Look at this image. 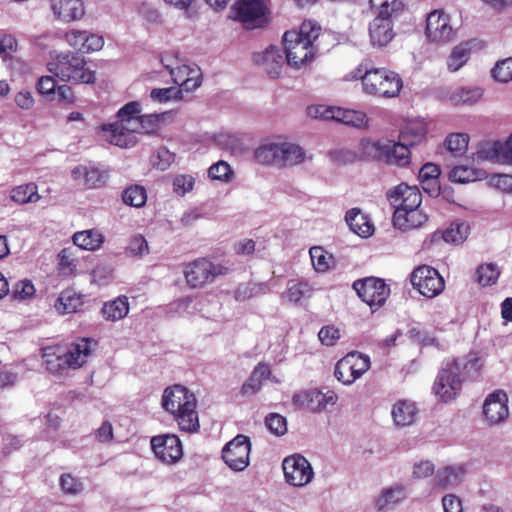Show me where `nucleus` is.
Here are the masks:
<instances>
[{
    "label": "nucleus",
    "mask_w": 512,
    "mask_h": 512,
    "mask_svg": "<svg viewBox=\"0 0 512 512\" xmlns=\"http://www.w3.org/2000/svg\"><path fill=\"white\" fill-rule=\"evenodd\" d=\"M140 112L139 102L132 101L125 104L118 111L116 122L102 126L105 140L120 148H130L137 143L136 133L156 132L159 127V115H140Z\"/></svg>",
    "instance_id": "1"
},
{
    "label": "nucleus",
    "mask_w": 512,
    "mask_h": 512,
    "mask_svg": "<svg viewBox=\"0 0 512 512\" xmlns=\"http://www.w3.org/2000/svg\"><path fill=\"white\" fill-rule=\"evenodd\" d=\"M416 138V140H410L409 131L401 132L398 141L387 138L378 140L365 139L361 142V148L363 154L373 160L387 165L406 167L411 159L410 148L424 141V132L419 131Z\"/></svg>",
    "instance_id": "2"
},
{
    "label": "nucleus",
    "mask_w": 512,
    "mask_h": 512,
    "mask_svg": "<svg viewBox=\"0 0 512 512\" xmlns=\"http://www.w3.org/2000/svg\"><path fill=\"white\" fill-rule=\"evenodd\" d=\"M480 367L476 357L447 361L434 382L435 395L444 402L454 400L460 394L465 379L477 375Z\"/></svg>",
    "instance_id": "3"
},
{
    "label": "nucleus",
    "mask_w": 512,
    "mask_h": 512,
    "mask_svg": "<svg viewBox=\"0 0 512 512\" xmlns=\"http://www.w3.org/2000/svg\"><path fill=\"white\" fill-rule=\"evenodd\" d=\"M196 406L195 395L182 385L168 387L163 393L162 407L174 415V419L182 431L192 433L199 429Z\"/></svg>",
    "instance_id": "4"
},
{
    "label": "nucleus",
    "mask_w": 512,
    "mask_h": 512,
    "mask_svg": "<svg viewBox=\"0 0 512 512\" xmlns=\"http://www.w3.org/2000/svg\"><path fill=\"white\" fill-rule=\"evenodd\" d=\"M320 27L311 21L303 22L298 31L284 33L286 61L289 66L301 68L314 58V41L319 37Z\"/></svg>",
    "instance_id": "5"
},
{
    "label": "nucleus",
    "mask_w": 512,
    "mask_h": 512,
    "mask_svg": "<svg viewBox=\"0 0 512 512\" xmlns=\"http://www.w3.org/2000/svg\"><path fill=\"white\" fill-rule=\"evenodd\" d=\"M48 71L65 82L94 83L95 73L86 67L84 57L78 53H61L47 65Z\"/></svg>",
    "instance_id": "6"
},
{
    "label": "nucleus",
    "mask_w": 512,
    "mask_h": 512,
    "mask_svg": "<svg viewBox=\"0 0 512 512\" xmlns=\"http://www.w3.org/2000/svg\"><path fill=\"white\" fill-rule=\"evenodd\" d=\"M357 69L354 78H361L366 93L381 97H395L399 94L403 82L401 77L393 72L383 68L365 70Z\"/></svg>",
    "instance_id": "7"
},
{
    "label": "nucleus",
    "mask_w": 512,
    "mask_h": 512,
    "mask_svg": "<svg viewBox=\"0 0 512 512\" xmlns=\"http://www.w3.org/2000/svg\"><path fill=\"white\" fill-rule=\"evenodd\" d=\"M96 342L89 338H81L68 346L67 351L55 359H46V368L51 372H60L66 367L77 369L83 366L92 352L91 345Z\"/></svg>",
    "instance_id": "8"
},
{
    "label": "nucleus",
    "mask_w": 512,
    "mask_h": 512,
    "mask_svg": "<svg viewBox=\"0 0 512 512\" xmlns=\"http://www.w3.org/2000/svg\"><path fill=\"white\" fill-rule=\"evenodd\" d=\"M228 267L212 263L206 259H198L185 266L184 275L191 288H199L213 282L216 277L226 275Z\"/></svg>",
    "instance_id": "9"
},
{
    "label": "nucleus",
    "mask_w": 512,
    "mask_h": 512,
    "mask_svg": "<svg viewBox=\"0 0 512 512\" xmlns=\"http://www.w3.org/2000/svg\"><path fill=\"white\" fill-rule=\"evenodd\" d=\"M353 289L372 310L383 306L390 294V288L384 280L376 277L356 280Z\"/></svg>",
    "instance_id": "10"
},
{
    "label": "nucleus",
    "mask_w": 512,
    "mask_h": 512,
    "mask_svg": "<svg viewBox=\"0 0 512 512\" xmlns=\"http://www.w3.org/2000/svg\"><path fill=\"white\" fill-rule=\"evenodd\" d=\"M411 283L424 297L434 298L445 287V282L439 272L433 267L423 265L416 268L411 274Z\"/></svg>",
    "instance_id": "11"
},
{
    "label": "nucleus",
    "mask_w": 512,
    "mask_h": 512,
    "mask_svg": "<svg viewBox=\"0 0 512 512\" xmlns=\"http://www.w3.org/2000/svg\"><path fill=\"white\" fill-rule=\"evenodd\" d=\"M282 468L285 481L295 487H304L309 484L314 471L310 462L300 454H294L283 460Z\"/></svg>",
    "instance_id": "12"
},
{
    "label": "nucleus",
    "mask_w": 512,
    "mask_h": 512,
    "mask_svg": "<svg viewBox=\"0 0 512 512\" xmlns=\"http://www.w3.org/2000/svg\"><path fill=\"white\" fill-rule=\"evenodd\" d=\"M235 19L247 29L262 27L266 23V7L261 0H236L232 6Z\"/></svg>",
    "instance_id": "13"
},
{
    "label": "nucleus",
    "mask_w": 512,
    "mask_h": 512,
    "mask_svg": "<svg viewBox=\"0 0 512 512\" xmlns=\"http://www.w3.org/2000/svg\"><path fill=\"white\" fill-rule=\"evenodd\" d=\"M251 444L245 435H237L222 450L224 462L234 471H243L249 465Z\"/></svg>",
    "instance_id": "14"
},
{
    "label": "nucleus",
    "mask_w": 512,
    "mask_h": 512,
    "mask_svg": "<svg viewBox=\"0 0 512 512\" xmlns=\"http://www.w3.org/2000/svg\"><path fill=\"white\" fill-rule=\"evenodd\" d=\"M454 29L450 25V18L440 11H433L427 17L426 35L431 42L447 43L454 37Z\"/></svg>",
    "instance_id": "15"
},
{
    "label": "nucleus",
    "mask_w": 512,
    "mask_h": 512,
    "mask_svg": "<svg viewBox=\"0 0 512 512\" xmlns=\"http://www.w3.org/2000/svg\"><path fill=\"white\" fill-rule=\"evenodd\" d=\"M392 15L390 12H379L369 24V38L373 47L382 48L394 38Z\"/></svg>",
    "instance_id": "16"
},
{
    "label": "nucleus",
    "mask_w": 512,
    "mask_h": 512,
    "mask_svg": "<svg viewBox=\"0 0 512 512\" xmlns=\"http://www.w3.org/2000/svg\"><path fill=\"white\" fill-rule=\"evenodd\" d=\"M156 457L164 463H175L182 457V444L176 435H158L151 439Z\"/></svg>",
    "instance_id": "17"
},
{
    "label": "nucleus",
    "mask_w": 512,
    "mask_h": 512,
    "mask_svg": "<svg viewBox=\"0 0 512 512\" xmlns=\"http://www.w3.org/2000/svg\"><path fill=\"white\" fill-rule=\"evenodd\" d=\"M387 198L395 210L399 208H419L422 202V194L417 186H409L400 183L387 191Z\"/></svg>",
    "instance_id": "18"
},
{
    "label": "nucleus",
    "mask_w": 512,
    "mask_h": 512,
    "mask_svg": "<svg viewBox=\"0 0 512 512\" xmlns=\"http://www.w3.org/2000/svg\"><path fill=\"white\" fill-rule=\"evenodd\" d=\"M508 396L502 390H497L485 399L483 414L490 425L503 422L509 415Z\"/></svg>",
    "instance_id": "19"
},
{
    "label": "nucleus",
    "mask_w": 512,
    "mask_h": 512,
    "mask_svg": "<svg viewBox=\"0 0 512 512\" xmlns=\"http://www.w3.org/2000/svg\"><path fill=\"white\" fill-rule=\"evenodd\" d=\"M316 113H320V116L324 119H334L346 125H350L356 128L366 127L368 118L362 111L349 110V109H333L324 108L320 106L316 108Z\"/></svg>",
    "instance_id": "20"
},
{
    "label": "nucleus",
    "mask_w": 512,
    "mask_h": 512,
    "mask_svg": "<svg viewBox=\"0 0 512 512\" xmlns=\"http://www.w3.org/2000/svg\"><path fill=\"white\" fill-rule=\"evenodd\" d=\"M51 9L57 19L67 23L79 20L85 14L82 0H51Z\"/></svg>",
    "instance_id": "21"
},
{
    "label": "nucleus",
    "mask_w": 512,
    "mask_h": 512,
    "mask_svg": "<svg viewBox=\"0 0 512 512\" xmlns=\"http://www.w3.org/2000/svg\"><path fill=\"white\" fill-rule=\"evenodd\" d=\"M254 62L262 66L271 78H277L284 64V58L279 48L268 47L264 52L256 53L253 56Z\"/></svg>",
    "instance_id": "22"
},
{
    "label": "nucleus",
    "mask_w": 512,
    "mask_h": 512,
    "mask_svg": "<svg viewBox=\"0 0 512 512\" xmlns=\"http://www.w3.org/2000/svg\"><path fill=\"white\" fill-rule=\"evenodd\" d=\"M427 221V216L419 208H399L394 211L393 224L402 230L420 227Z\"/></svg>",
    "instance_id": "23"
},
{
    "label": "nucleus",
    "mask_w": 512,
    "mask_h": 512,
    "mask_svg": "<svg viewBox=\"0 0 512 512\" xmlns=\"http://www.w3.org/2000/svg\"><path fill=\"white\" fill-rule=\"evenodd\" d=\"M407 497V489L402 484H395L382 492L375 499V506L379 511L388 510L402 502Z\"/></svg>",
    "instance_id": "24"
},
{
    "label": "nucleus",
    "mask_w": 512,
    "mask_h": 512,
    "mask_svg": "<svg viewBox=\"0 0 512 512\" xmlns=\"http://www.w3.org/2000/svg\"><path fill=\"white\" fill-rule=\"evenodd\" d=\"M418 409L414 402L399 400L392 409V416L397 426H409L416 420Z\"/></svg>",
    "instance_id": "25"
},
{
    "label": "nucleus",
    "mask_w": 512,
    "mask_h": 512,
    "mask_svg": "<svg viewBox=\"0 0 512 512\" xmlns=\"http://www.w3.org/2000/svg\"><path fill=\"white\" fill-rule=\"evenodd\" d=\"M305 150L298 144L281 142L279 167H292L305 161Z\"/></svg>",
    "instance_id": "26"
},
{
    "label": "nucleus",
    "mask_w": 512,
    "mask_h": 512,
    "mask_svg": "<svg viewBox=\"0 0 512 512\" xmlns=\"http://www.w3.org/2000/svg\"><path fill=\"white\" fill-rule=\"evenodd\" d=\"M281 142H266L254 150V159L257 163L267 166H277L280 163Z\"/></svg>",
    "instance_id": "27"
},
{
    "label": "nucleus",
    "mask_w": 512,
    "mask_h": 512,
    "mask_svg": "<svg viewBox=\"0 0 512 512\" xmlns=\"http://www.w3.org/2000/svg\"><path fill=\"white\" fill-rule=\"evenodd\" d=\"M345 220L350 229L361 237H369L373 233V225L367 220L366 216L358 208H352L347 211Z\"/></svg>",
    "instance_id": "28"
},
{
    "label": "nucleus",
    "mask_w": 512,
    "mask_h": 512,
    "mask_svg": "<svg viewBox=\"0 0 512 512\" xmlns=\"http://www.w3.org/2000/svg\"><path fill=\"white\" fill-rule=\"evenodd\" d=\"M10 199L19 205L36 203L41 199L35 183H25L15 186L10 191Z\"/></svg>",
    "instance_id": "29"
},
{
    "label": "nucleus",
    "mask_w": 512,
    "mask_h": 512,
    "mask_svg": "<svg viewBox=\"0 0 512 512\" xmlns=\"http://www.w3.org/2000/svg\"><path fill=\"white\" fill-rule=\"evenodd\" d=\"M101 312L107 321L114 322L123 319L129 312L128 298L120 296L113 301L105 303Z\"/></svg>",
    "instance_id": "30"
},
{
    "label": "nucleus",
    "mask_w": 512,
    "mask_h": 512,
    "mask_svg": "<svg viewBox=\"0 0 512 512\" xmlns=\"http://www.w3.org/2000/svg\"><path fill=\"white\" fill-rule=\"evenodd\" d=\"M313 291V287L306 281L290 280L282 297L291 303H298L301 299L310 298Z\"/></svg>",
    "instance_id": "31"
},
{
    "label": "nucleus",
    "mask_w": 512,
    "mask_h": 512,
    "mask_svg": "<svg viewBox=\"0 0 512 512\" xmlns=\"http://www.w3.org/2000/svg\"><path fill=\"white\" fill-rule=\"evenodd\" d=\"M320 391L318 390H305L296 393L293 396V404L299 408H305L311 412L323 411V406L320 403Z\"/></svg>",
    "instance_id": "32"
},
{
    "label": "nucleus",
    "mask_w": 512,
    "mask_h": 512,
    "mask_svg": "<svg viewBox=\"0 0 512 512\" xmlns=\"http://www.w3.org/2000/svg\"><path fill=\"white\" fill-rule=\"evenodd\" d=\"M463 474L464 470L461 467L448 466L439 469L434 477V484L438 488L445 489L459 483Z\"/></svg>",
    "instance_id": "33"
},
{
    "label": "nucleus",
    "mask_w": 512,
    "mask_h": 512,
    "mask_svg": "<svg viewBox=\"0 0 512 512\" xmlns=\"http://www.w3.org/2000/svg\"><path fill=\"white\" fill-rule=\"evenodd\" d=\"M74 179L84 178V185L87 188H97L104 184V175L97 168H88L86 166H77L72 170Z\"/></svg>",
    "instance_id": "34"
},
{
    "label": "nucleus",
    "mask_w": 512,
    "mask_h": 512,
    "mask_svg": "<svg viewBox=\"0 0 512 512\" xmlns=\"http://www.w3.org/2000/svg\"><path fill=\"white\" fill-rule=\"evenodd\" d=\"M73 242L85 250H96L103 242L102 234L97 230H85L73 235Z\"/></svg>",
    "instance_id": "35"
},
{
    "label": "nucleus",
    "mask_w": 512,
    "mask_h": 512,
    "mask_svg": "<svg viewBox=\"0 0 512 512\" xmlns=\"http://www.w3.org/2000/svg\"><path fill=\"white\" fill-rule=\"evenodd\" d=\"M470 227L464 221H454L451 225L442 233V238L445 242L451 244L463 243L469 234Z\"/></svg>",
    "instance_id": "36"
},
{
    "label": "nucleus",
    "mask_w": 512,
    "mask_h": 512,
    "mask_svg": "<svg viewBox=\"0 0 512 512\" xmlns=\"http://www.w3.org/2000/svg\"><path fill=\"white\" fill-rule=\"evenodd\" d=\"M82 303L83 302L80 295L76 294L72 290H65L57 299L55 308L61 314L73 313L78 310Z\"/></svg>",
    "instance_id": "37"
},
{
    "label": "nucleus",
    "mask_w": 512,
    "mask_h": 512,
    "mask_svg": "<svg viewBox=\"0 0 512 512\" xmlns=\"http://www.w3.org/2000/svg\"><path fill=\"white\" fill-rule=\"evenodd\" d=\"M502 142L493 141L481 144L477 151L478 160H489L494 163L502 164Z\"/></svg>",
    "instance_id": "38"
},
{
    "label": "nucleus",
    "mask_w": 512,
    "mask_h": 512,
    "mask_svg": "<svg viewBox=\"0 0 512 512\" xmlns=\"http://www.w3.org/2000/svg\"><path fill=\"white\" fill-rule=\"evenodd\" d=\"M122 200L129 206L142 207L147 200L146 189L141 185H132L123 191Z\"/></svg>",
    "instance_id": "39"
},
{
    "label": "nucleus",
    "mask_w": 512,
    "mask_h": 512,
    "mask_svg": "<svg viewBox=\"0 0 512 512\" xmlns=\"http://www.w3.org/2000/svg\"><path fill=\"white\" fill-rule=\"evenodd\" d=\"M469 43H462L456 46L447 60L448 69L451 72L458 71L469 59Z\"/></svg>",
    "instance_id": "40"
},
{
    "label": "nucleus",
    "mask_w": 512,
    "mask_h": 512,
    "mask_svg": "<svg viewBox=\"0 0 512 512\" xmlns=\"http://www.w3.org/2000/svg\"><path fill=\"white\" fill-rule=\"evenodd\" d=\"M351 359L352 358H348V355H346L340 359L335 366V377L345 385H350L357 379L351 365Z\"/></svg>",
    "instance_id": "41"
},
{
    "label": "nucleus",
    "mask_w": 512,
    "mask_h": 512,
    "mask_svg": "<svg viewBox=\"0 0 512 512\" xmlns=\"http://www.w3.org/2000/svg\"><path fill=\"white\" fill-rule=\"evenodd\" d=\"M178 73L187 74V77L181 82L180 89H182V91H193L201 85L202 75L198 67L191 68L187 65L179 66Z\"/></svg>",
    "instance_id": "42"
},
{
    "label": "nucleus",
    "mask_w": 512,
    "mask_h": 512,
    "mask_svg": "<svg viewBox=\"0 0 512 512\" xmlns=\"http://www.w3.org/2000/svg\"><path fill=\"white\" fill-rule=\"evenodd\" d=\"M311 261L317 272L324 273L329 270L333 256L328 254L322 247L314 246L309 250Z\"/></svg>",
    "instance_id": "43"
},
{
    "label": "nucleus",
    "mask_w": 512,
    "mask_h": 512,
    "mask_svg": "<svg viewBox=\"0 0 512 512\" xmlns=\"http://www.w3.org/2000/svg\"><path fill=\"white\" fill-rule=\"evenodd\" d=\"M468 143L469 136L465 133H452L445 140L448 151L456 157L466 152Z\"/></svg>",
    "instance_id": "44"
},
{
    "label": "nucleus",
    "mask_w": 512,
    "mask_h": 512,
    "mask_svg": "<svg viewBox=\"0 0 512 512\" xmlns=\"http://www.w3.org/2000/svg\"><path fill=\"white\" fill-rule=\"evenodd\" d=\"M477 282L485 287L496 283L499 278L500 271L493 263L482 264L477 268Z\"/></svg>",
    "instance_id": "45"
},
{
    "label": "nucleus",
    "mask_w": 512,
    "mask_h": 512,
    "mask_svg": "<svg viewBox=\"0 0 512 512\" xmlns=\"http://www.w3.org/2000/svg\"><path fill=\"white\" fill-rule=\"evenodd\" d=\"M265 426L276 436H282L287 432L286 418L278 413H270L265 417Z\"/></svg>",
    "instance_id": "46"
},
{
    "label": "nucleus",
    "mask_w": 512,
    "mask_h": 512,
    "mask_svg": "<svg viewBox=\"0 0 512 512\" xmlns=\"http://www.w3.org/2000/svg\"><path fill=\"white\" fill-rule=\"evenodd\" d=\"M492 76L498 82L512 81V57L498 61L492 69Z\"/></svg>",
    "instance_id": "47"
},
{
    "label": "nucleus",
    "mask_w": 512,
    "mask_h": 512,
    "mask_svg": "<svg viewBox=\"0 0 512 512\" xmlns=\"http://www.w3.org/2000/svg\"><path fill=\"white\" fill-rule=\"evenodd\" d=\"M150 96L154 101L165 103L170 100H181L183 93L182 89L176 87L155 88L151 91Z\"/></svg>",
    "instance_id": "48"
},
{
    "label": "nucleus",
    "mask_w": 512,
    "mask_h": 512,
    "mask_svg": "<svg viewBox=\"0 0 512 512\" xmlns=\"http://www.w3.org/2000/svg\"><path fill=\"white\" fill-rule=\"evenodd\" d=\"M175 161V154L166 147H160L156 154L152 156V164L161 171L167 170Z\"/></svg>",
    "instance_id": "49"
},
{
    "label": "nucleus",
    "mask_w": 512,
    "mask_h": 512,
    "mask_svg": "<svg viewBox=\"0 0 512 512\" xmlns=\"http://www.w3.org/2000/svg\"><path fill=\"white\" fill-rule=\"evenodd\" d=\"M449 178L453 182L468 183L477 180L478 175L476 171L470 167L456 166L451 170Z\"/></svg>",
    "instance_id": "50"
},
{
    "label": "nucleus",
    "mask_w": 512,
    "mask_h": 512,
    "mask_svg": "<svg viewBox=\"0 0 512 512\" xmlns=\"http://www.w3.org/2000/svg\"><path fill=\"white\" fill-rule=\"evenodd\" d=\"M195 184V178L192 175L180 174L173 179V191L183 196L190 192Z\"/></svg>",
    "instance_id": "51"
},
{
    "label": "nucleus",
    "mask_w": 512,
    "mask_h": 512,
    "mask_svg": "<svg viewBox=\"0 0 512 512\" xmlns=\"http://www.w3.org/2000/svg\"><path fill=\"white\" fill-rule=\"evenodd\" d=\"M56 81L52 76H42L37 82V90L48 100H55Z\"/></svg>",
    "instance_id": "52"
},
{
    "label": "nucleus",
    "mask_w": 512,
    "mask_h": 512,
    "mask_svg": "<svg viewBox=\"0 0 512 512\" xmlns=\"http://www.w3.org/2000/svg\"><path fill=\"white\" fill-rule=\"evenodd\" d=\"M126 249L131 256H143L149 252L148 243L142 235L133 236Z\"/></svg>",
    "instance_id": "53"
},
{
    "label": "nucleus",
    "mask_w": 512,
    "mask_h": 512,
    "mask_svg": "<svg viewBox=\"0 0 512 512\" xmlns=\"http://www.w3.org/2000/svg\"><path fill=\"white\" fill-rule=\"evenodd\" d=\"M348 358L351 359V365L354 369L355 376L360 378L370 367V361L368 356H363L360 353L352 352L347 354Z\"/></svg>",
    "instance_id": "54"
},
{
    "label": "nucleus",
    "mask_w": 512,
    "mask_h": 512,
    "mask_svg": "<svg viewBox=\"0 0 512 512\" xmlns=\"http://www.w3.org/2000/svg\"><path fill=\"white\" fill-rule=\"evenodd\" d=\"M35 293L34 285L31 281L24 280L16 283L12 289V297L18 300L30 298Z\"/></svg>",
    "instance_id": "55"
},
{
    "label": "nucleus",
    "mask_w": 512,
    "mask_h": 512,
    "mask_svg": "<svg viewBox=\"0 0 512 512\" xmlns=\"http://www.w3.org/2000/svg\"><path fill=\"white\" fill-rule=\"evenodd\" d=\"M60 486L65 493L78 494L83 490V483L71 474H63L60 477Z\"/></svg>",
    "instance_id": "56"
},
{
    "label": "nucleus",
    "mask_w": 512,
    "mask_h": 512,
    "mask_svg": "<svg viewBox=\"0 0 512 512\" xmlns=\"http://www.w3.org/2000/svg\"><path fill=\"white\" fill-rule=\"evenodd\" d=\"M231 174L230 166L224 161H219L208 169L209 177L214 180H227Z\"/></svg>",
    "instance_id": "57"
},
{
    "label": "nucleus",
    "mask_w": 512,
    "mask_h": 512,
    "mask_svg": "<svg viewBox=\"0 0 512 512\" xmlns=\"http://www.w3.org/2000/svg\"><path fill=\"white\" fill-rule=\"evenodd\" d=\"M319 340L322 344L332 346L340 338V331L334 326H324L318 333Z\"/></svg>",
    "instance_id": "58"
},
{
    "label": "nucleus",
    "mask_w": 512,
    "mask_h": 512,
    "mask_svg": "<svg viewBox=\"0 0 512 512\" xmlns=\"http://www.w3.org/2000/svg\"><path fill=\"white\" fill-rule=\"evenodd\" d=\"M457 102L474 103L482 97L480 88H461L456 94Z\"/></svg>",
    "instance_id": "59"
},
{
    "label": "nucleus",
    "mask_w": 512,
    "mask_h": 512,
    "mask_svg": "<svg viewBox=\"0 0 512 512\" xmlns=\"http://www.w3.org/2000/svg\"><path fill=\"white\" fill-rule=\"evenodd\" d=\"M65 38L70 46L84 51L86 31L72 30L66 33Z\"/></svg>",
    "instance_id": "60"
},
{
    "label": "nucleus",
    "mask_w": 512,
    "mask_h": 512,
    "mask_svg": "<svg viewBox=\"0 0 512 512\" xmlns=\"http://www.w3.org/2000/svg\"><path fill=\"white\" fill-rule=\"evenodd\" d=\"M435 467L430 461H421L414 465L413 476L418 479L426 478L434 473Z\"/></svg>",
    "instance_id": "61"
},
{
    "label": "nucleus",
    "mask_w": 512,
    "mask_h": 512,
    "mask_svg": "<svg viewBox=\"0 0 512 512\" xmlns=\"http://www.w3.org/2000/svg\"><path fill=\"white\" fill-rule=\"evenodd\" d=\"M442 505L444 512H462V502L459 497L449 494L443 497Z\"/></svg>",
    "instance_id": "62"
},
{
    "label": "nucleus",
    "mask_w": 512,
    "mask_h": 512,
    "mask_svg": "<svg viewBox=\"0 0 512 512\" xmlns=\"http://www.w3.org/2000/svg\"><path fill=\"white\" fill-rule=\"evenodd\" d=\"M440 175L439 167L434 163H426L424 164L419 171V179L424 180H438Z\"/></svg>",
    "instance_id": "63"
},
{
    "label": "nucleus",
    "mask_w": 512,
    "mask_h": 512,
    "mask_svg": "<svg viewBox=\"0 0 512 512\" xmlns=\"http://www.w3.org/2000/svg\"><path fill=\"white\" fill-rule=\"evenodd\" d=\"M55 100L65 103H73L75 96L72 88L66 84L58 86L55 91Z\"/></svg>",
    "instance_id": "64"
}]
</instances>
